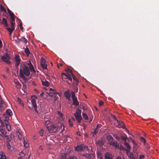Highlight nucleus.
<instances>
[{
  "label": "nucleus",
  "instance_id": "nucleus-26",
  "mask_svg": "<svg viewBox=\"0 0 159 159\" xmlns=\"http://www.w3.org/2000/svg\"><path fill=\"white\" fill-rule=\"evenodd\" d=\"M111 145L117 148H118L119 145V144L117 143L114 141L112 143V144Z\"/></svg>",
  "mask_w": 159,
  "mask_h": 159
},
{
  "label": "nucleus",
  "instance_id": "nucleus-12",
  "mask_svg": "<svg viewBox=\"0 0 159 159\" xmlns=\"http://www.w3.org/2000/svg\"><path fill=\"white\" fill-rule=\"evenodd\" d=\"M64 95L67 99L70 100V94L69 91L65 92Z\"/></svg>",
  "mask_w": 159,
  "mask_h": 159
},
{
  "label": "nucleus",
  "instance_id": "nucleus-15",
  "mask_svg": "<svg viewBox=\"0 0 159 159\" xmlns=\"http://www.w3.org/2000/svg\"><path fill=\"white\" fill-rule=\"evenodd\" d=\"M15 18H11V28H13V27H15Z\"/></svg>",
  "mask_w": 159,
  "mask_h": 159
},
{
  "label": "nucleus",
  "instance_id": "nucleus-45",
  "mask_svg": "<svg viewBox=\"0 0 159 159\" xmlns=\"http://www.w3.org/2000/svg\"><path fill=\"white\" fill-rule=\"evenodd\" d=\"M141 141L144 144L146 143V140L144 139L143 138L141 137Z\"/></svg>",
  "mask_w": 159,
  "mask_h": 159
},
{
  "label": "nucleus",
  "instance_id": "nucleus-46",
  "mask_svg": "<svg viewBox=\"0 0 159 159\" xmlns=\"http://www.w3.org/2000/svg\"><path fill=\"white\" fill-rule=\"evenodd\" d=\"M44 131L43 129H41L40 130V131H39V134L40 136H42L43 135Z\"/></svg>",
  "mask_w": 159,
  "mask_h": 159
},
{
  "label": "nucleus",
  "instance_id": "nucleus-57",
  "mask_svg": "<svg viewBox=\"0 0 159 159\" xmlns=\"http://www.w3.org/2000/svg\"><path fill=\"white\" fill-rule=\"evenodd\" d=\"M67 159H77V158L75 157H69Z\"/></svg>",
  "mask_w": 159,
  "mask_h": 159
},
{
  "label": "nucleus",
  "instance_id": "nucleus-36",
  "mask_svg": "<svg viewBox=\"0 0 159 159\" xmlns=\"http://www.w3.org/2000/svg\"><path fill=\"white\" fill-rule=\"evenodd\" d=\"M17 100L19 103H20V104H21L22 106L24 105V104L23 103V102L19 98H17Z\"/></svg>",
  "mask_w": 159,
  "mask_h": 159
},
{
  "label": "nucleus",
  "instance_id": "nucleus-25",
  "mask_svg": "<svg viewBox=\"0 0 159 159\" xmlns=\"http://www.w3.org/2000/svg\"><path fill=\"white\" fill-rule=\"evenodd\" d=\"M6 114H8V116H10L12 114V112L11 110L10 109H7L6 111Z\"/></svg>",
  "mask_w": 159,
  "mask_h": 159
},
{
  "label": "nucleus",
  "instance_id": "nucleus-48",
  "mask_svg": "<svg viewBox=\"0 0 159 159\" xmlns=\"http://www.w3.org/2000/svg\"><path fill=\"white\" fill-rule=\"evenodd\" d=\"M113 139H111L110 140H108L109 144L110 145H111L112 143L114 142L113 141Z\"/></svg>",
  "mask_w": 159,
  "mask_h": 159
},
{
  "label": "nucleus",
  "instance_id": "nucleus-5",
  "mask_svg": "<svg viewBox=\"0 0 159 159\" xmlns=\"http://www.w3.org/2000/svg\"><path fill=\"white\" fill-rule=\"evenodd\" d=\"M10 59L11 57L7 53L4 54L1 57L2 60L8 64H10L11 63L10 61Z\"/></svg>",
  "mask_w": 159,
  "mask_h": 159
},
{
  "label": "nucleus",
  "instance_id": "nucleus-9",
  "mask_svg": "<svg viewBox=\"0 0 159 159\" xmlns=\"http://www.w3.org/2000/svg\"><path fill=\"white\" fill-rule=\"evenodd\" d=\"M45 60L44 59H43L42 60V62L41 63V66L43 69H47V65L45 63Z\"/></svg>",
  "mask_w": 159,
  "mask_h": 159
},
{
  "label": "nucleus",
  "instance_id": "nucleus-43",
  "mask_svg": "<svg viewBox=\"0 0 159 159\" xmlns=\"http://www.w3.org/2000/svg\"><path fill=\"white\" fill-rule=\"evenodd\" d=\"M9 118H6V119H5L4 120V121L5 124H8V121Z\"/></svg>",
  "mask_w": 159,
  "mask_h": 159
},
{
  "label": "nucleus",
  "instance_id": "nucleus-53",
  "mask_svg": "<svg viewBox=\"0 0 159 159\" xmlns=\"http://www.w3.org/2000/svg\"><path fill=\"white\" fill-rule=\"evenodd\" d=\"M44 95H45V93L43 92H42V93H41L40 94V96L42 97L43 98H44Z\"/></svg>",
  "mask_w": 159,
  "mask_h": 159
},
{
  "label": "nucleus",
  "instance_id": "nucleus-27",
  "mask_svg": "<svg viewBox=\"0 0 159 159\" xmlns=\"http://www.w3.org/2000/svg\"><path fill=\"white\" fill-rule=\"evenodd\" d=\"M25 53L27 54V56H28L30 54V52L29 48L26 47L25 50Z\"/></svg>",
  "mask_w": 159,
  "mask_h": 159
},
{
  "label": "nucleus",
  "instance_id": "nucleus-64",
  "mask_svg": "<svg viewBox=\"0 0 159 159\" xmlns=\"http://www.w3.org/2000/svg\"><path fill=\"white\" fill-rule=\"evenodd\" d=\"M72 120H73L74 121L75 120V118H74V117H72Z\"/></svg>",
  "mask_w": 159,
  "mask_h": 159
},
{
  "label": "nucleus",
  "instance_id": "nucleus-63",
  "mask_svg": "<svg viewBox=\"0 0 159 159\" xmlns=\"http://www.w3.org/2000/svg\"><path fill=\"white\" fill-rule=\"evenodd\" d=\"M16 84L17 85H19V86H21V84L19 82H16Z\"/></svg>",
  "mask_w": 159,
  "mask_h": 159
},
{
  "label": "nucleus",
  "instance_id": "nucleus-11",
  "mask_svg": "<svg viewBox=\"0 0 159 159\" xmlns=\"http://www.w3.org/2000/svg\"><path fill=\"white\" fill-rule=\"evenodd\" d=\"M42 83L43 85L45 86H48L49 85V83L45 79L42 80Z\"/></svg>",
  "mask_w": 159,
  "mask_h": 159
},
{
  "label": "nucleus",
  "instance_id": "nucleus-2",
  "mask_svg": "<svg viewBox=\"0 0 159 159\" xmlns=\"http://www.w3.org/2000/svg\"><path fill=\"white\" fill-rule=\"evenodd\" d=\"M30 74V71L28 67L24 64L20 65V75L23 80L26 81L27 79L24 76V75L27 76H28Z\"/></svg>",
  "mask_w": 159,
  "mask_h": 159
},
{
  "label": "nucleus",
  "instance_id": "nucleus-19",
  "mask_svg": "<svg viewBox=\"0 0 159 159\" xmlns=\"http://www.w3.org/2000/svg\"><path fill=\"white\" fill-rule=\"evenodd\" d=\"M7 30L9 32V34L11 35L12 32L15 29V27L13 28H7Z\"/></svg>",
  "mask_w": 159,
  "mask_h": 159
},
{
  "label": "nucleus",
  "instance_id": "nucleus-14",
  "mask_svg": "<svg viewBox=\"0 0 159 159\" xmlns=\"http://www.w3.org/2000/svg\"><path fill=\"white\" fill-rule=\"evenodd\" d=\"M83 145H81L80 146H78L76 147L75 148V149L78 152L81 151L83 149Z\"/></svg>",
  "mask_w": 159,
  "mask_h": 159
},
{
  "label": "nucleus",
  "instance_id": "nucleus-38",
  "mask_svg": "<svg viewBox=\"0 0 159 159\" xmlns=\"http://www.w3.org/2000/svg\"><path fill=\"white\" fill-rule=\"evenodd\" d=\"M82 116L86 120L88 119V116L85 113H84L82 114Z\"/></svg>",
  "mask_w": 159,
  "mask_h": 159
},
{
  "label": "nucleus",
  "instance_id": "nucleus-60",
  "mask_svg": "<svg viewBox=\"0 0 159 159\" xmlns=\"http://www.w3.org/2000/svg\"><path fill=\"white\" fill-rule=\"evenodd\" d=\"M116 159H125L123 157L122 158L118 156L117 157Z\"/></svg>",
  "mask_w": 159,
  "mask_h": 159
},
{
  "label": "nucleus",
  "instance_id": "nucleus-62",
  "mask_svg": "<svg viewBox=\"0 0 159 159\" xmlns=\"http://www.w3.org/2000/svg\"><path fill=\"white\" fill-rule=\"evenodd\" d=\"M2 42L1 40L0 39V48L2 47Z\"/></svg>",
  "mask_w": 159,
  "mask_h": 159
},
{
  "label": "nucleus",
  "instance_id": "nucleus-4",
  "mask_svg": "<svg viewBox=\"0 0 159 159\" xmlns=\"http://www.w3.org/2000/svg\"><path fill=\"white\" fill-rule=\"evenodd\" d=\"M3 123L0 126V139L3 140L5 139H9V137L6 135L7 132L4 129V126L3 125Z\"/></svg>",
  "mask_w": 159,
  "mask_h": 159
},
{
  "label": "nucleus",
  "instance_id": "nucleus-58",
  "mask_svg": "<svg viewBox=\"0 0 159 159\" xmlns=\"http://www.w3.org/2000/svg\"><path fill=\"white\" fill-rule=\"evenodd\" d=\"M37 106H36L35 107H34V110L37 113H38V111L37 110Z\"/></svg>",
  "mask_w": 159,
  "mask_h": 159
},
{
  "label": "nucleus",
  "instance_id": "nucleus-29",
  "mask_svg": "<svg viewBox=\"0 0 159 159\" xmlns=\"http://www.w3.org/2000/svg\"><path fill=\"white\" fill-rule=\"evenodd\" d=\"M73 104L74 105L76 106H78L79 105V103L77 100V98L75 99L74 100H73Z\"/></svg>",
  "mask_w": 159,
  "mask_h": 159
},
{
  "label": "nucleus",
  "instance_id": "nucleus-51",
  "mask_svg": "<svg viewBox=\"0 0 159 159\" xmlns=\"http://www.w3.org/2000/svg\"><path fill=\"white\" fill-rule=\"evenodd\" d=\"M3 117L5 118V119H6V118H9L8 116L7 115V114H3Z\"/></svg>",
  "mask_w": 159,
  "mask_h": 159
},
{
  "label": "nucleus",
  "instance_id": "nucleus-31",
  "mask_svg": "<svg viewBox=\"0 0 159 159\" xmlns=\"http://www.w3.org/2000/svg\"><path fill=\"white\" fill-rule=\"evenodd\" d=\"M8 12L11 18H15V15L10 10V11Z\"/></svg>",
  "mask_w": 159,
  "mask_h": 159
},
{
  "label": "nucleus",
  "instance_id": "nucleus-59",
  "mask_svg": "<svg viewBox=\"0 0 159 159\" xmlns=\"http://www.w3.org/2000/svg\"><path fill=\"white\" fill-rule=\"evenodd\" d=\"M58 113L60 116H62V113L60 111H58Z\"/></svg>",
  "mask_w": 159,
  "mask_h": 159
},
{
  "label": "nucleus",
  "instance_id": "nucleus-50",
  "mask_svg": "<svg viewBox=\"0 0 159 159\" xmlns=\"http://www.w3.org/2000/svg\"><path fill=\"white\" fill-rule=\"evenodd\" d=\"M113 137L115 138L116 139H118V140H119L120 139V138L117 136L116 135V134H114V135H113Z\"/></svg>",
  "mask_w": 159,
  "mask_h": 159
},
{
  "label": "nucleus",
  "instance_id": "nucleus-47",
  "mask_svg": "<svg viewBox=\"0 0 159 159\" xmlns=\"http://www.w3.org/2000/svg\"><path fill=\"white\" fill-rule=\"evenodd\" d=\"M107 138L108 140H110L111 139H113V137L111 135H108L107 136Z\"/></svg>",
  "mask_w": 159,
  "mask_h": 159
},
{
  "label": "nucleus",
  "instance_id": "nucleus-3",
  "mask_svg": "<svg viewBox=\"0 0 159 159\" xmlns=\"http://www.w3.org/2000/svg\"><path fill=\"white\" fill-rule=\"evenodd\" d=\"M62 127H63V129L60 132V133L63 134V132L65 130V129H64V126L61 124H60V126H58V127H57L54 125H53L50 126H48L47 127V128L50 133H55L57 130H60L62 128Z\"/></svg>",
  "mask_w": 159,
  "mask_h": 159
},
{
  "label": "nucleus",
  "instance_id": "nucleus-55",
  "mask_svg": "<svg viewBox=\"0 0 159 159\" xmlns=\"http://www.w3.org/2000/svg\"><path fill=\"white\" fill-rule=\"evenodd\" d=\"M144 157V155H140V157H139V159H143V158Z\"/></svg>",
  "mask_w": 159,
  "mask_h": 159
},
{
  "label": "nucleus",
  "instance_id": "nucleus-23",
  "mask_svg": "<svg viewBox=\"0 0 159 159\" xmlns=\"http://www.w3.org/2000/svg\"><path fill=\"white\" fill-rule=\"evenodd\" d=\"M96 143L97 144H98L100 146H102L104 143L102 139H101L99 140V141L96 142Z\"/></svg>",
  "mask_w": 159,
  "mask_h": 159
},
{
  "label": "nucleus",
  "instance_id": "nucleus-61",
  "mask_svg": "<svg viewBox=\"0 0 159 159\" xmlns=\"http://www.w3.org/2000/svg\"><path fill=\"white\" fill-rule=\"evenodd\" d=\"M32 64L31 63V62L30 61L28 63V65L29 66L30 65H32Z\"/></svg>",
  "mask_w": 159,
  "mask_h": 159
},
{
  "label": "nucleus",
  "instance_id": "nucleus-16",
  "mask_svg": "<svg viewBox=\"0 0 159 159\" xmlns=\"http://www.w3.org/2000/svg\"><path fill=\"white\" fill-rule=\"evenodd\" d=\"M1 23L2 24L4 25L6 27H7L8 25L7 20L4 18H3L2 19Z\"/></svg>",
  "mask_w": 159,
  "mask_h": 159
},
{
  "label": "nucleus",
  "instance_id": "nucleus-32",
  "mask_svg": "<svg viewBox=\"0 0 159 159\" xmlns=\"http://www.w3.org/2000/svg\"><path fill=\"white\" fill-rule=\"evenodd\" d=\"M24 144L25 147L26 148L28 147H29V144L28 142L26 141L25 139H24Z\"/></svg>",
  "mask_w": 159,
  "mask_h": 159
},
{
  "label": "nucleus",
  "instance_id": "nucleus-7",
  "mask_svg": "<svg viewBox=\"0 0 159 159\" xmlns=\"http://www.w3.org/2000/svg\"><path fill=\"white\" fill-rule=\"evenodd\" d=\"M115 125L116 127L119 128H122L124 129L125 126L124 124L122 121H120L118 120H117V122H115Z\"/></svg>",
  "mask_w": 159,
  "mask_h": 159
},
{
  "label": "nucleus",
  "instance_id": "nucleus-18",
  "mask_svg": "<svg viewBox=\"0 0 159 159\" xmlns=\"http://www.w3.org/2000/svg\"><path fill=\"white\" fill-rule=\"evenodd\" d=\"M29 68L30 69V71L33 73H35L36 71L34 69V67L32 64L30 65L29 66Z\"/></svg>",
  "mask_w": 159,
  "mask_h": 159
},
{
  "label": "nucleus",
  "instance_id": "nucleus-35",
  "mask_svg": "<svg viewBox=\"0 0 159 159\" xmlns=\"http://www.w3.org/2000/svg\"><path fill=\"white\" fill-rule=\"evenodd\" d=\"M71 97L72 100H74L75 99L77 98L75 96V93L74 92H72L71 93Z\"/></svg>",
  "mask_w": 159,
  "mask_h": 159
},
{
  "label": "nucleus",
  "instance_id": "nucleus-28",
  "mask_svg": "<svg viewBox=\"0 0 159 159\" xmlns=\"http://www.w3.org/2000/svg\"><path fill=\"white\" fill-rule=\"evenodd\" d=\"M64 137L65 138V141H67L68 142H70L71 141V138L69 136L67 135H65L64 136Z\"/></svg>",
  "mask_w": 159,
  "mask_h": 159
},
{
  "label": "nucleus",
  "instance_id": "nucleus-20",
  "mask_svg": "<svg viewBox=\"0 0 159 159\" xmlns=\"http://www.w3.org/2000/svg\"><path fill=\"white\" fill-rule=\"evenodd\" d=\"M85 156L88 159H93V154H86Z\"/></svg>",
  "mask_w": 159,
  "mask_h": 159
},
{
  "label": "nucleus",
  "instance_id": "nucleus-54",
  "mask_svg": "<svg viewBox=\"0 0 159 159\" xmlns=\"http://www.w3.org/2000/svg\"><path fill=\"white\" fill-rule=\"evenodd\" d=\"M47 94L50 97H52L53 96V94L52 93V92H51L50 93H47Z\"/></svg>",
  "mask_w": 159,
  "mask_h": 159
},
{
  "label": "nucleus",
  "instance_id": "nucleus-33",
  "mask_svg": "<svg viewBox=\"0 0 159 159\" xmlns=\"http://www.w3.org/2000/svg\"><path fill=\"white\" fill-rule=\"evenodd\" d=\"M125 146L127 148L128 150H130L131 147L129 144V143H125Z\"/></svg>",
  "mask_w": 159,
  "mask_h": 159
},
{
  "label": "nucleus",
  "instance_id": "nucleus-37",
  "mask_svg": "<svg viewBox=\"0 0 159 159\" xmlns=\"http://www.w3.org/2000/svg\"><path fill=\"white\" fill-rule=\"evenodd\" d=\"M20 40L25 43H27V40L24 37L21 38V39H20Z\"/></svg>",
  "mask_w": 159,
  "mask_h": 159
},
{
  "label": "nucleus",
  "instance_id": "nucleus-49",
  "mask_svg": "<svg viewBox=\"0 0 159 159\" xmlns=\"http://www.w3.org/2000/svg\"><path fill=\"white\" fill-rule=\"evenodd\" d=\"M104 103L103 101H99V104L100 106H102L103 104Z\"/></svg>",
  "mask_w": 159,
  "mask_h": 159
},
{
  "label": "nucleus",
  "instance_id": "nucleus-40",
  "mask_svg": "<svg viewBox=\"0 0 159 159\" xmlns=\"http://www.w3.org/2000/svg\"><path fill=\"white\" fill-rule=\"evenodd\" d=\"M128 157L130 159H132L134 158L133 155L132 153L128 154H127Z\"/></svg>",
  "mask_w": 159,
  "mask_h": 159
},
{
  "label": "nucleus",
  "instance_id": "nucleus-10",
  "mask_svg": "<svg viewBox=\"0 0 159 159\" xmlns=\"http://www.w3.org/2000/svg\"><path fill=\"white\" fill-rule=\"evenodd\" d=\"M5 103L2 100H0V110L1 111L4 110V106H5Z\"/></svg>",
  "mask_w": 159,
  "mask_h": 159
},
{
  "label": "nucleus",
  "instance_id": "nucleus-8",
  "mask_svg": "<svg viewBox=\"0 0 159 159\" xmlns=\"http://www.w3.org/2000/svg\"><path fill=\"white\" fill-rule=\"evenodd\" d=\"M15 60L16 63L15 65V66L17 67L19 65L20 60L19 56L17 54L15 55Z\"/></svg>",
  "mask_w": 159,
  "mask_h": 159
},
{
  "label": "nucleus",
  "instance_id": "nucleus-6",
  "mask_svg": "<svg viewBox=\"0 0 159 159\" xmlns=\"http://www.w3.org/2000/svg\"><path fill=\"white\" fill-rule=\"evenodd\" d=\"M81 110L78 108L76 109V112L74 114L77 120L79 123H80L82 119V117L81 115Z\"/></svg>",
  "mask_w": 159,
  "mask_h": 159
},
{
  "label": "nucleus",
  "instance_id": "nucleus-22",
  "mask_svg": "<svg viewBox=\"0 0 159 159\" xmlns=\"http://www.w3.org/2000/svg\"><path fill=\"white\" fill-rule=\"evenodd\" d=\"M27 86L25 84H23V87L22 90L24 91L25 93H26L27 92Z\"/></svg>",
  "mask_w": 159,
  "mask_h": 159
},
{
  "label": "nucleus",
  "instance_id": "nucleus-24",
  "mask_svg": "<svg viewBox=\"0 0 159 159\" xmlns=\"http://www.w3.org/2000/svg\"><path fill=\"white\" fill-rule=\"evenodd\" d=\"M31 103L33 107H35L36 106H37L36 102V101L34 99H33L32 98V100H31Z\"/></svg>",
  "mask_w": 159,
  "mask_h": 159
},
{
  "label": "nucleus",
  "instance_id": "nucleus-41",
  "mask_svg": "<svg viewBox=\"0 0 159 159\" xmlns=\"http://www.w3.org/2000/svg\"><path fill=\"white\" fill-rule=\"evenodd\" d=\"M0 9L1 11H6V10L4 8L3 6L1 5L0 7Z\"/></svg>",
  "mask_w": 159,
  "mask_h": 159
},
{
  "label": "nucleus",
  "instance_id": "nucleus-21",
  "mask_svg": "<svg viewBox=\"0 0 159 159\" xmlns=\"http://www.w3.org/2000/svg\"><path fill=\"white\" fill-rule=\"evenodd\" d=\"M0 159H8L4 153L1 152L0 153Z\"/></svg>",
  "mask_w": 159,
  "mask_h": 159
},
{
  "label": "nucleus",
  "instance_id": "nucleus-56",
  "mask_svg": "<svg viewBox=\"0 0 159 159\" xmlns=\"http://www.w3.org/2000/svg\"><path fill=\"white\" fill-rule=\"evenodd\" d=\"M112 118H113L114 120H116V122H117V120H117V118H116V116H113V115H112Z\"/></svg>",
  "mask_w": 159,
  "mask_h": 159
},
{
  "label": "nucleus",
  "instance_id": "nucleus-44",
  "mask_svg": "<svg viewBox=\"0 0 159 159\" xmlns=\"http://www.w3.org/2000/svg\"><path fill=\"white\" fill-rule=\"evenodd\" d=\"M69 125L70 127H72L73 126L72 122L70 121V119H69Z\"/></svg>",
  "mask_w": 159,
  "mask_h": 159
},
{
  "label": "nucleus",
  "instance_id": "nucleus-34",
  "mask_svg": "<svg viewBox=\"0 0 159 159\" xmlns=\"http://www.w3.org/2000/svg\"><path fill=\"white\" fill-rule=\"evenodd\" d=\"M6 125V127L8 131H10L11 130V126L10 124H5Z\"/></svg>",
  "mask_w": 159,
  "mask_h": 159
},
{
  "label": "nucleus",
  "instance_id": "nucleus-17",
  "mask_svg": "<svg viewBox=\"0 0 159 159\" xmlns=\"http://www.w3.org/2000/svg\"><path fill=\"white\" fill-rule=\"evenodd\" d=\"M21 131L20 129L18 130L16 132V134L18 136V138L20 140H21V135L20 134Z\"/></svg>",
  "mask_w": 159,
  "mask_h": 159
},
{
  "label": "nucleus",
  "instance_id": "nucleus-30",
  "mask_svg": "<svg viewBox=\"0 0 159 159\" xmlns=\"http://www.w3.org/2000/svg\"><path fill=\"white\" fill-rule=\"evenodd\" d=\"M98 125H97V126L96 128L94 129L93 131V135L94 136V135H96V134L98 132Z\"/></svg>",
  "mask_w": 159,
  "mask_h": 159
},
{
  "label": "nucleus",
  "instance_id": "nucleus-39",
  "mask_svg": "<svg viewBox=\"0 0 159 159\" xmlns=\"http://www.w3.org/2000/svg\"><path fill=\"white\" fill-rule=\"evenodd\" d=\"M49 90L51 91V92H52L53 94H55L56 93V91L53 89L52 88H50Z\"/></svg>",
  "mask_w": 159,
  "mask_h": 159
},
{
  "label": "nucleus",
  "instance_id": "nucleus-13",
  "mask_svg": "<svg viewBox=\"0 0 159 159\" xmlns=\"http://www.w3.org/2000/svg\"><path fill=\"white\" fill-rule=\"evenodd\" d=\"M105 157L106 159H113L112 155L109 153L105 154Z\"/></svg>",
  "mask_w": 159,
  "mask_h": 159
},
{
  "label": "nucleus",
  "instance_id": "nucleus-52",
  "mask_svg": "<svg viewBox=\"0 0 159 159\" xmlns=\"http://www.w3.org/2000/svg\"><path fill=\"white\" fill-rule=\"evenodd\" d=\"M20 28L21 30L23 31V27H22V24L21 23L20 25Z\"/></svg>",
  "mask_w": 159,
  "mask_h": 159
},
{
  "label": "nucleus",
  "instance_id": "nucleus-1",
  "mask_svg": "<svg viewBox=\"0 0 159 159\" xmlns=\"http://www.w3.org/2000/svg\"><path fill=\"white\" fill-rule=\"evenodd\" d=\"M61 76L62 79L63 80L65 81V79H68V80H67V83L69 84H70L72 82V78H73L74 80H75L77 83L79 82V80L77 79L74 76L72 72V71L71 70H69V72L67 73H62Z\"/></svg>",
  "mask_w": 159,
  "mask_h": 159
},
{
  "label": "nucleus",
  "instance_id": "nucleus-42",
  "mask_svg": "<svg viewBox=\"0 0 159 159\" xmlns=\"http://www.w3.org/2000/svg\"><path fill=\"white\" fill-rule=\"evenodd\" d=\"M121 139L124 141H125V142H126V140L127 139V136L126 135H125V136H121Z\"/></svg>",
  "mask_w": 159,
  "mask_h": 159
}]
</instances>
